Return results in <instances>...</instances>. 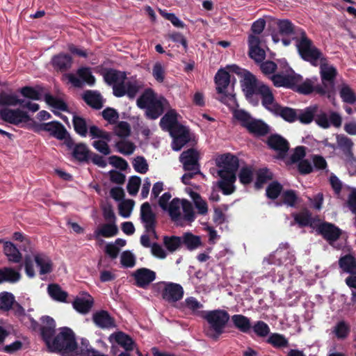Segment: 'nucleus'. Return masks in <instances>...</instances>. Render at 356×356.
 <instances>
[{
  "mask_svg": "<svg viewBox=\"0 0 356 356\" xmlns=\"http://www.w3.org/2000/svg\"><path fill=\"white\" fill-rule=\"evenodd\" d=\"M276 24L278 31L272 34V40L275 43L281 41L284 47H288L294 40L298 53L302 60H308L314 56L317 51L314 48V42L302 28L296 26L288 19H278Z\"/></svg>",
  "mask_w": 356,
  "mask_h": 356,
  "instance_id": "obj_1",
  "label": "nucleus"
},
{
  "mask_svg": "<svg viewBox=\"0 0 356 356\" xmlns=\"http://www.w3.org/2000/svg\"><path fill=\"white\" fill-rule=\"evenodd\" d=\"M102 74L104 81L113 86V94L116 97L127 95L129 99H134L143 86L138 80L126 81V72L113 68L104 69Z\"/></svg>",
  "mask_w": 356,
  "mask_h": 356,
  "instance_id": "obj_2",
  "label": "nucleus"
},
{
  "mask_svg": "<svg viewBox=\"0 0 356 356\" xmlns=\"http://www.w3.org/2000/svg\"><path fill=\"white\" fill-rule=\"evenodd\" d=\"M241 88L246 99L254 103L258 104V99H254L255 95H259L261 98L262 106L265 108L266 105L274 102V95L267 85L259 81L257 77L249 71L244 70L243 80L241 81Z\"/></svg>",
  "mask_w": 356,
  "mask_h": 356,
  "instance_id": "obj_3",
  "label": "nucleus"
},
{
  "mask_svg": "<svg viewBox=\"0 0 356 356\" xmlns=\"http://www.w3.org/2000/svg\"><path fill=\"white\" fill-rule=\"evenodd\" d=\"M314 48L317 51L314 53V56L308 60H304L309 63L312 66L316 67L320 61V74L322 81V86L325 89V94H330L334 90V81L337 75V69L327 63V59L324 56L323 54L315 45Z\"/></svg>",
  "mask_w": 356,
  "mask_h": 356,
  "instance_id": "obj_4",
  "label": "nucleus"
},
{
  "mask_svg": "<svg viewBox=\"0 0 356 356\" xmlns=\"http://www.w3.org/2000/svg\"><path fill=\"white\" fill-rule=\"evenodd\" d=\"M202 317L209 324V327L206 332L207 335L216 341L224 332L230 318L229 313L224 309L203 312Z\"/></svg>",
  "mask_w": 356,
  "mask_h": 356,
  "instance_id": "obj_5",
  "label": "nucleus"
},
{
  "mask_svg": "<svg viewBox=\"0 0 356 356\" xmlns=\"http://www.w3.org/2000/svg\"><path fill=\"white\" fill-rule=\"evenodd\" d=\"M234 118L240 122L241 127L255 137L266 136L270 132L269 126L261 120L255 119L243 109H236L233 112Z\"/></svg>",
  "mask_w": 356,
  "mask_h": 356,
  "instance_id": "obj_6",
  "label": "nucleus"
},
{
  "mask_svg": "<svg viewBox=\"0 0 356 356\" xmlns=\"http://www.w3.org/2000/svg\"><path fill=\"white\" fill-rule=\"evenodd\" d=\"M48 348L52 351L74 352L76 348V341L72 330L67 327H61L60 332L54 337Z\"/></svg>",
  "mask_w": 356,
  "mask_h": 356,
  "instance_id": "obj_7",
  "label": "nucleus"
},
{
  "mask_svg": "<svg viewBox=\"0 0 356 356\" xmlns=\"http://www.w3.org/2000/svg\"><path fill=\"white\" fill-rule=\"evenodd\" d=\"M214 81L216 84L217 92L221 95L219 100L228 107L238 106L235 95L228 93L226 91L232 81L229 73L225 69L220 68L215 75Z\"/></svg>",
  "mask_w": 356,
  "mask_h": 356,
  "instance_id": "obj_8",
  "label": "nucleus"
},
{
  "mask_svg": "<svg viewBox=\"0 0 356 356\" xmlns=\"http://www.w3.org/2000/svg\"><path fill=\"white\" fill-rule=\"evenodd\" d=\"M47 131L51 137L59 140H63V144L67 147H70L73 144V138L67 131L65 126L59 121L54 120L49 122H43L35 124V131Z\"/></svg>",
  "mask_w": 356,
  "mask_h": 356,
  "instance_id": "obj_9",
  "label": "nucleus"
},
{
  "mask_svg": "<svg viewBox=\"0 0 356 356\" xmlns=\"http://www.w3.org/2000/svg\"><path fill=\"white\" fill-rule=\"evenodd\" d=\"M291 74H284L283 73H274L270 76L273 85L277 87H284L294 90L298 83L302 81V76L297 74L290 68Z\"/></svg>",
  "mask_w": 356,
  "mask_h": 356,
  "instance_id": "obj_10",
  "label": "nucleus"
},
{
  "mask_svg": "<svg viewBox=\"0 0 356 356\" xmlns=\"http://www.w3.org/2000/svg\"><path fill=\"white\" fill-rule=\"evenodd\" d=\"M217 165L221 168L218 175H229L233 178L238 169L239 160L236 156L227 153L220 156Z\"/></svg>",
  "mask_w": 356,
  "mask_h": 356,
  "instance_id": "obj_11",
  "label": "nucleus"
},
{
  "mask_svg": "<svg viewBox=\"0 0 356 356\" xmlns=\"http://www.w3.org/2000/svg\"><path fill=\"white\" fill-rule=\"evenodd\" d=\"M163 286L161 291L162 298L168 303H175L181 300L184 291L181 284L170 282H161Z\"/></svg>",
  "mask_w": 356,
  "mask_h": 356,
  "instance_id": "obj_12",
  "label": "nucleus"
},
{
  "mask_svg": "<svg viewBox=\"0 0 356 356\" xmlns=\"http://www.w3.org/2000/svg\"><path fill=\"white\" fill-rule=\"evenodd\" d=\"M0 119L14 125H19L21 123L32 120L27 112L19 108L11 109L8 108L0 109Z\"/></svg>",
  "mask_w": 356,
  "mask_h": 356,
  "instance_id": "obj_13",
  "label": "nucleus"
},
{
  "mask_svg": "<svg viewBox=\"0 0 356 356\" xmlns=\"http://www.w3.org/2000/svg\"><path fill=\"white\" fill-rule=\"evenodd\" d=\"M140 220L145 232L156 236V217L149 202H144L140 207Z\"/></svg>",
  "mask_w": 356,
  "mask_h": 356,
  "instance_id": "obj_14",
  "label": "nucleus"
},
{
  "mask_svg": "<svg viewBox=\"0 0 356 356\" xmlns=\"http://www.w3.org/2000/svg\"><path fill=\"white\" fill-rule=\"evenodd\" d=\"M40 336L47 346H50V343L56 333V321L49 316H42L40 318Z\"/></svg>",
  "mask_w": 356,
  "mask_h": 356,
  "instance_id": "obj_15",
  "label": "nucleus"
},
{
  "mask_svg": "<svg viewBox=\"0 0 356 356\" xmlns=\"http://www.w3.org/2000/svg\"><path fill=\"white\" fill-rule=\"evenodd\" d=\"M265 108L274 115L281 117L288 122L291 123L298 120V113L296 109L287 106H282L275 101L273 103L266 105Z\"/></svg>",
  "mask_w": 356,
  "mask_h": 356,
  "instance_id": "obj_16",
  "label": "nucleus"
},
{
  "mask_svg": "<svg viewBox=\"0 0 356 356\" xmlns=\"http://www.w3.org/2000/svg\"><path fill=\"white\" fill-rule=\"evenodd\" d=\"M199 159L198 152L193 148H190L181 154L179 161L182 163L184 171L200 170Z\"/></svg>",
  "mask_w": 356,
  "mask_h": 356,
  "instance_id": "obj_17",
  "label": "nucleus"
},
{
  "mask_svg": "<svg viewBox=\"0 0 356 356\" xmlns=\"http://www.w3.org/2000/svg\"><path fill=\"white\" fill-rule=\"evenodd\" d=\"M249 51L248 56L250 58L259 63L264 60L266 52L261 47V41L258 35H250L248 40Z\"/></svg>",
  "mask_w": 356,
  "mask_h": 356,
  "instance_id": "obj_18",
  "label": "nucleus"
},
{
  "mask_svg": "<svg viewBox=\"0 0 356 356\" xmlns=\"http://www.w3.org/2000/svg\"><path fill=\"white\" fill-rule=\"evenodd\" d=\"M316 232L330 243L337 241L341 235V230L338 227L327 222L318 225Z\"/></svg>",
  "mask_w": 356,
  "mask_h": 356,
  "instance_id": "obj_19",
  "label": "nucleus"
},
{
  "mask_svg": "<svg viewBox=\"0 0 356 356\" xmlns=\"http://www.w3.org/2000/svg\"><path fill=\"white\" fill-rule=\"evenodd\" d=\"M266 143L270 149L277 152L280 159H284L289 149V142L277 134L270 135Z\"/></svg>",
  "mask_w": 356,
  "mask_h": 356,
  "instance_id": "obj_20",
  "label": "nucleus"
},
{
  "mask_svg": "<svg viewBox=\"0 0 356 356\" xmlns=\"http://www.w3.org/2000/svg\"><path fill=\"white\" fill-rule=\"evenodd\" d=\"M132 276L136 286L146 289L156 279V273L149 268H140L133 273Z\"/></svg>",
  "mask_w": 356,
  "mask_h": 356,
  "instance_id": "obj_21",
  "label": "nucleus"
},
{
  "mask_svg": "<svg viewBox=\"0 0 356 356\" xmlns=\"http://www.w3.org/2000/svg\"><path fill=\"white\" fill-rule=\"evenodd\" d=\"M176 131L170 133L173 138L172 147L175 151H179L186 144L190 141V133L185 126H177Z\"/></svg>",
  "mask_w": 356,
  "mask_h": 356,
  "instance_id": "obj_22",
  "label": "nucleus"
},
{
  "mask_svg": "<svg viewBox=\"0 0 356 356\" xmlns=\"http://www.w3.org/2000/svg\"><path fill=\"white\" fill-rule=\"evenodd\" d=\"M68 149H72V156L78 161L87 163L90 161V156L92 152L90 150L87 145L84 143H75L73 140V144Z\"/></svg>",
  "mask_w": 356,
  "mask_h": 356,
  "instance_id": "obj_23",
  "label": "nucleus"
},
{
  "mask_svg": "<svg viewBox=\"0 0 356 356\" xmlns=\"http://www.w3.org/2000/svg\"><path fill=\"white\" fill-rule=\"evenodd\" d=\"M92 321L102 329H109L115 327V320L106 310H100L93 314Z\"/></svg>",
  "mask_w": 356,
  "mask_h": 356,
  "instance_id": "obj_24",
  "label": "nucleus"
},
{
  "mask_svg": "<svg viewBox=\"0 0 356 356\" xmlns=\"http://www.w3.org/2000/svg\"><path fill=\"white\" fill-rule=\"evenodd\" d=\"M159 125L162 130L169 131L170 134L176 131L177 126H183L178 123L177 115L174 110L168 111L161 119Z\"/></svg>",
  "mask_w": 356,
  "mask_h": 356,
  "instance_id": "obj_25",
  "label": "nucleus"
},
{
  "mask_svg": "<svg viewBox=\"0 0 356 356\" xmlns=\"http://www.w3.org/2000/svg\"><path fill=\"white\" fill-rule=\"evenodd\" d=\"M51 64L54 70L60 72H65L71 68L72 58L67 54L60 53L52 57Z\"/></svg>",
  "mask_w": 356,
  "mask_h": 356,
  "instance_id": "obj_26",
  "label": "nucleus"
},
{
  "mask_svg": "<svg viewBox=\"0 0 356 356\" xmlns=\"http://www.w3.org/2000/svg\"><path fill=\"white\" fill-rule=\"evenodd\" d=\"M110 339L111 340L113 339L114 341L123 348L127 353L133 350L136 346L133 339L129 335L121 331L112 334Z\"/></svg>",
  "mask_w": 356,
  "mask_h": 356,
  "instance_id": "obj_27",
  "label": "nucleus"
},
{
  "mask_svg": "<svg viewBox=\"0 0 356 356\" xmlns=\"http://www.w3.org/2000/svg\"><path fill=\"white\" fill-rule=\"evenodd\" d=\"M90 120L74 113L72 116V124L75 133L82 138H86L88 134L89 126L91 124L88 123Z\"/></svg>",
  "mask_w": 356,
  "mask_h": 356,
  "instance_id": "obj_28",
  "label": "nucleus"
},
{
  "mask_svg": "<svg viewBox=\"0 0 356 356\" xmlns=\"http://www.w3.org/2000/svg\"><path fill=\"white\" fill-rule=\"evenodd\" d=\"M22 265L19 267L18 270L11 267H3L0 268V284L3 282L16 283L19 282L22 275L19 270L22 268Z\"/></svg>",
  "mask_w": 356,
  "mask_h": 356,
  "instance_id": "obj_29",
  "label": "nucleus"
},
{
  "mask_svg": "<svg viewBox=\"0 0 356 356\" xmlns=\"http://www.w3.org/2000/svg\"><path fill=\"white\" fill-rule=\"evenodd\" d=\"M119 232L118 227L115 222H109L102 224L95 232L94 236L95 238L99 236L104 238H111L116 236Z\"/></svg>",
  "mask_w": 356,
  "mask_h": 356,
  "instance_id": "obj_30",
  "label": "nucleus"
},
{
  "mask_svg": "<svg viewBox=\"0 0 356 356\" xmlns=\"http://www.w3.org/2000/svg\"><path fill=\"white\" fill-rule=\"evenodd\" d=\"M300 94L309 95L313 92H316L317 94L321 95H325V89L321 85L314 86L312 81L309 79H307L303 83L295 87L294 90Z\"/></svg>",
  "mask_w": 356,
  "mask_h": 356,
  "instance_id": "obj_31",
  "label": "nucleus"
},
{
  "mask_svg": "<svg viewBox=\"0 0 356 356\" xmlns=\"http://www.w3.org/2000/svg\"><path fill=\"white\" fill-rule=\"evenodd\" d=\"M3 253L9 262L18 264L22 261V255L18 248L10 241H3Z\"/></svg>",
  "mask_w": 356,
  "mask_h": 356,
  "instance_id": "obj_32",
  "label": "nucleus"
},
{
  "mask_svg": "<svg viewBox=\"0 0 356 356\" xmlns=\"http://www.w3.org/2000/svg\"><path fill=\"white\" fill-rule=\"evenodd\" d=\"M35 262L40 268V274L46 275L52 272L53 263L51 260L44 254H36L34 255Z\"/></svg>",
  "mask_w": 356,
  "mask_h": 356,
  "instance_id": "obj_33",
  "label": "nucleus"
},
{
  "mask_svg": "<svg viewBox=\"0 0 356 356\" xmlns=\"http://www.w3.org/2000/svg\"><path fill=\"white\" fill-rule=\"evenodd\" d=\"M163 100H165L163 97L157 99L145 108V115L148 119L156 120L163 113L164 107Z\"/></svg>",
  "mask_w": 356,
  "mask_h": 356,
  "instance_id": "obj_34",
  "label": "nucleus"
},
{
  "mask_svg": "<svg viewBox=\"0 0 356 356\" xmlns=\"http://www.w3.org/2000/svg\"><path fill=\"white\" fill-rule=\"evenodd\" d=\"M234 326L243 333H250L252 328L250 319L242 314H234L232 316Z\"/></svg>",
  "mask_w": 356,
  "mask_h": 356,
  "instance_id": "obj_35",
  "label": "nucleus"
},
{
  "mask_svg": "<svg viewBox=\"0 0 356 356\" xmlns=\"http://www.w3.org/2000/svg\"><path fill=\"white\" fill-rule=\"evenodd\" d=\"M181 245L189 251L198 248L202 245L201 238L193 234L191 232H185L181 236Z\"/></svg>",
  "mask_w": 356,
  "mask_h": 356,
  "instance_id": "obj_36",
  "label": "nucleus"
},
{
  "mask_svg": "<svg viewBox=\"0 0 356 356\" xmlns=\"http://www.w3.org/2000/svg\"><path fill=\"white\" fill-rule=\"evenodd\" d=\"M157 99L156 94L153 89L148 88L138 98L136 104L138 108L145 109Z\"/></svg>",
  "mask_w": 356,
  "mask_h": 356,
  "instance_id": "obj_37",
  "label": "nucleus"
},
{
  "mask_svg": "<svg viewBox=\"0 0 356 356\" xmlns=\"http://www.w3.org/2000/svg\"><path fill=\"white\" fill-rule=\"evenodd\" d=\"M83 99L88 106L95 109L99 110L103 106L102 95L97 91H86L83 96Z\"/></svg>",
  "mask_w": 356,
  "mask_h": 356,
  "instance_id": "obj_38",
  "label": "nucleus"
},
{
  "mask_svg": "<svg viewBox=\"0 0 356 356\" xmlns=\"http://www.w3.org/2000/svg\"><path fill=\"white\" fill-rule=\"evenodd\" d=\"M339 266L345 273L356 275V258L351 254H346L339 259Z\"/></svg>",
  "mask_w": 356,
  "mask_h": 356,
  "instance_id": "obj_39",
  "label": "nucleus"
},
{
  "mask_svg": "<svg viewBox=\"0 0 356 356\" xmlns=\"http://www.w3.org/2000/svg\"><path fill=\"white\" fill-rule=\"evenodd\" d=\"M318 111V106L316 104L308 106L298 113V120L302 124H309L315 118V115Z\"/></svg>",
  "mask_w": 356,
  "mask_h": 356,
  "instance_id": "obj_40",
  "label": "nucleus"
},
{
  "mask_svg": "<svg viewBox=\"0 0 356 356\" xmlns=\"http://www.w3.org/2000/svg\"><path fill=\"white\" fill-rule=\"evenodd\" d=\"M15 303V298L12 293L8 291L0 293V312H9L13 309Z\"/></svg>",
  "mask_w": 356,
  "mask_h": 356,
  "instance_id": "obj_41",
  "label": "nucleus"
},
{
  "mask_svg": "<svg viewBox=\"0 0 356 356\" xmlns=\"http://www.w3.org/2000/svg\"><path fill=\"white\" fill-rule=\"evenodd\" d=\"M47 291L49 296L54 300L66 302L68 293L63 291L58 284H50L48 285Z\"/></svg>",
  "mask_w": 356,
  "mask_h": 356,
  "instance_id": "obj_42",
  "label": "nucleus"
},
{
  "mask_svg": "<svg viewBox=\"0 0 356 356\" xmlns=\"http://www.w3.org/2000/svg\"><path fill=\"white\" fill-rule=\"evenodd\" d=\"M273 348L281 349L289 346V340L284 334L280 333H271L266 340Z\"/></svg>",
  "mask_w": 356,
  "mask_h": 356,
  "instance_id": "obj_43",
  "label": "nucleus"
},
{
  "mask_svg": "<svg viewBox=\"0 0 356 356\" xmlns=\"http://www.w3.org/2000/svg\"><path fill=\"white\" fill-rule=\"evenodd\" d=\"M337 144L343 154L348 159H350L353 157V153L352 150L353 143L350 138L345 136H338Z\"/></svg>",
  "mask_w": 356,
  "mask_h": 356,
  "instance_id": "obj_44",
  "label": "nucleus"
},
{
  "mask_svg": "<svg viewBox=\"0 0 356 356\" xmlns=\"http://www.w3.org/2000/svg\"><path fill=\"white\" fill-rule=\"evenodd\" d=\"M221 178V181L218 182V187L222 191L224 195H230L234 191L233 184L235 182L236 177H231L229 175H218Z\"/></svg>",
  "mask_w": 356,
  "mask_h": 356,
  "instance_id": "obj_45",
  "label": "nucleus"
},
{
  "mask_svg": "<svg viewBox=\"0 0 356 356\" xmlns=\"http://www.w3.org/2000/svg\"><path fill=\"white\" fill-rule=\"evenodd\" d=\"M332 332L338 339L343 340L348 337L350 332V327L346 321H341L333 327Z\"/></svg>",
  "mask_w": 356,
  "mask_h": 356,
  "instance_id": "obj_46",
  "label": "nucleus"
},
{
  "mask_svg": "<svg viewBox=\"0 0 356 356\" xmlns=\"http://www.w3.org/2000/svg\"><path fill=\"white\" fill-rule=\"evenodd\" d=\"M92 305V299L76 298L73 302V307L81 314H87L89 312Z\"/></svg>",
  "mask_w": 356,
  "mask_h": 356,
  "instance_id": "obj_47",
  "label": "nucleus"
},
{
  "mask_svg": "<svg viewBox=\"0 0 356 356\" xmlns=\"http://www.w3.org/2000/svg\"><path fill=\"white\" fill-rule=\"evenodd\" d=\"M273 179V175L268 168L259 169L257 173V179L254 184L255 188H261L265 183Z\"/></svg>",
  "mask_w": 356,
  "mask_h": 356,
  "instance_id": "obj_48",
  "label": "nucleus"
},
{
  "mask_svg": "<svg viewBox=\"0 0 356 356\" xmlns=\"http://www.w3.org/2000/svg\"><path fill=\"white\" fill-rule=\"evenodd\" d=\"M44 100L47 104L58 110L65 112L68 111L67 104L61 99L55 97L49 93H46L44 95Z\"/></svg>",
  "mask_w": 356,
  "mask_h": 356,
  "instance_id": "obj_49",
  "label": "nucleus"
},
{
  "mask_svg": "<svg viewBox=\"0 0 356 356\" xmlns=\"http://www.w3.org/2000/svg\"><path fill=\"white\" fill-rule=\"evenodd\" d=\"M181 239V236H165L163 240V245L169 252H173L177 250L182 245Z\"/></svg>",
  "mask_w": 356,
  "mask_h": 356,
  "instance_id": "obj_50",
  "label": "nucleus"
},
{
  "mask_svg": "<svg viewBox=\"0 0 356 356\" xmlns=\"http://www.w3.org/2000/svg\"><path fill=\"white\" fill-rule=\"evenodd\" d=\"M238 179L243 185H248L253 181L254 171L252 166H243L238 172Z\"/></svg>",
  "mask_w": 356,
  "mask_h": 356,
  "instance_id": "obj_51",
  "label": "nucleus"
},
{
  "mask_svg": "<svg viewBox=\"0 0 356 356\" xmlns=\"http://www.w3.org/2000/svg\"><path fill=\"white\" fill-rule=\"evenodd\" d=\"M294 220L299 225L300 227H307L312 224V213L307 210L305 209L298 213L293 215Z\"/></svg>",
  "mask_w": 356,
  "mask_h": 356,
  "instance_id": "obj_52",
  "label": "nucleus"
},
{
  "mask_svg": "<svg viewBox=\"0 0 356 356\" xmlns=\"http://www.w3.org/2000/svg\"><path fill=\"white\" fill-rule=\"evenodd\" d=\"M282 189V185L277 181H274L267 186L266 190V196L270 200H275L281 194Z\"/></svg>",
  "mask_w": 356,
  "mask_h": 356,
  "instance_id": "obj_53",
  "label": "nucleus"
},
{
  "mask_svg": "<svg viewBox=\"0 0 356 356\" xmlns=\"http://www.w3.org/2000/svg\"><path fill=\"white\" fill-rule=\"evenodd\" d=\"M180 201L178 198H174L168 205L167 210L172 221L177 222L181 218Z\"/></svg>",
  "mask_w": 356,
  "mask_h": 356,
  "instance_id": "obj_54",
  "label": "nucleus"
},
{
  "mask_svg": "<svg viewBox=\"0 0 356 356\" xmlns=\"http://www.w3.org/2000/svg\"><path fill=\"white\" fill-rule=\"evenodd\" d=\"M96 351V350L91 348L87 339H82L81 344L79 346L76 344V348L74 352L76 353L77 356H92V353Z\"/></svg>",
  "mask_w": 356,
  "mask_h": 356,
  "instance_id": "obj_55",
  "label": "nucleus"
},
{
  "mask_svg": "<svg viewBox=\"0 0 356 356\" xmlns=\"http://www.w3.org/2000/svg\"><path fill=\"white\" fill-rule=\"evenodd\" d=\"M191 196L193 200L198 213L201 215H205L208 212V207L207 202L202 200L200 194L196 192H192L191 193Z\"/></svg>",
  "mask_w": 356,
  "mask_h": 356,
  "instance_id": "obj_56",
  "label": "nucleus"
},
{
  "mask_svg": "<svg viewBox=\"0 0 356 356\" xmlns=\"http://www.w3.org/2000/svg\"><path fill=\"white\" fill-rule=\"evenodd\" d=\"M339 93L341 98L344 102L350 104L356 102V95L348 86H343Z\"/></svg>",
  "mask_w": 356,
  "mask_h": 356,
  "instance_id": "obj_57",
  "label": "nucleus"
},
{
  "mask_svg": "<svg viewBox=\"0 0 356 356\" xmlns=\"http://www.w3.org/2000/svg\"><path fill=\"white\" fill-rule=\"evenodd\" d=\"M118 151L124 155H130L134 153L136 146L134 143L129 140H121L115 144Z\"/></svg>",
  "mask_w": 356,
  "mask_h": 356,
  "instance_id": "obj_58",
  "label": "nucleus"
},
{
  "mask_svg": "<svg viewBox=\"0 0 356 356\" xmlns=\"http://www.w3.org/2000/svg\"><path fill=\"white\" fill-rule=\"evenodd\" d=\"M259 63V68L261 72L266 76L270 78L274 73H275L277 65L272 60L261 61Z\"/></svg>",
  "mask_w": 356,
  "mask_h": 356,
  "instance_id": "obj_59",
  "label": "nucleus"
},
{
  "mask_svg": "<svg viewBox=\"0 0 356 356\" xmlns=\"http://www.w3.org/2000/svg\"><path fill=\"white\" fill-rule=\"evenodd\" d=\"M18 97L16 95L8 94L5 92L0 93V106H15L17 105Z\"/></svg>",
  "mask_w": 356,
  "mask_h": 356,
  "instance_id": "obj_60",
  "label": "nucleus"
},
{
  "mask_svg": "<svg viewBox=\"0 0 356 356\" xmlns=\"http://www.w3.org/2000/svg\"><path fill=\"white\" fill-rule=\"evenodd\" d=\"M253 332L260 337H265L270 333V327L266 323L262 321H257L252 326Z\"/></svg>",
  "mask_w": 356,
  "mask_h": 356,
  "instance_id": "obj_61",
  "label": "nucleus"
},
{
  "mask_svg": "<svg viewBox=\"0 0 356 356\" xmlns=\"http://www.w3.org/2000/svg\"><path fill=\"white\" fill-rule=\"evenodd\" d=\"M19 92L23 97L33 100H40L42 97L40 92L31 86L22 87Z\"/></svg>",
  "mask_w": 356,
  "mask_h": 356,
  "instance_id": "obj_62",
  "label": "nucleus"
},
{
  "mask_svg": "<svg viewBox=\"0 0 356 356\" xmlns=\"http://www.w3.org/2000/svg\"><path fill=\"white\" fill-rule=\"evenodd\" d=\"M77 74L88 85L92 86L95 83V78L92 74L90 67H82L77 70Z\"/></svg>",
  "mask_w": 356,
  "mask_h": 356,
  "instance_id": "obj_63",
  "label": "nucleus"
},
{
  "mask_svg": "<svg viewBox=\"0 0 356 356\" xmlns=\"http://www.w3.org/2000/svg\"><path fill=\"white\" fill-rule=\"evenodd\" d=\"M141 184V179L138 176H131L128 181L127 189L130 195H136L139 190Z\"/></svg>",
  "mask_w": 356,
  "mask_h": 356,
  "instance_id": "obj_64",
  "label": "nucleus"
}]
</instances>
